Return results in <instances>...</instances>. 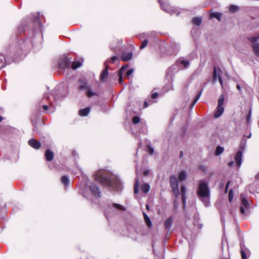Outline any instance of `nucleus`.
Here are the masks:
<instances>
[{"instance_id":"nucleus-49","label":"nucleus","mask_w":259,"mask_h":259,"mask_svg":"<svg viewBox=\"0 0 259 259\" xmlns=\"http://www.w3.org/2000/svg\"><path fill=\"white\" fill-rule=\"evenodd\" d=\"M237 89H238V90H239V91H240V90H241V87H240V85L237 84Z\"/></svg>"},{"instance_id":"nucleus-9","label":"nucleus","mask_w":259,"mask_h":259,"mask_svg":"<svg viewBox=\"0 0 259 259\" xmlns=\"http://www.w3.org/2000/svg\"><path fill=\"white\" fill-rule=\"evenodd\" d=\"M70 64V61L66 57H63L62 58L59 63V67L61 68H64L65 67H69Z\"/></svg>"},{"instance_id":"nucleus-8","label":"nucleus","mask_w":259,"mask_h":259,"mask_svg":"<svg viewBox=\"0 0 259 259\" xmlns=\"http://www.w3.org/2000/svg\"><path fill=\"white\" fill-rule=\"evenodd\" d=\"M90 189L92 194L95 196L100 197V192L98 187L95 184H92L90 186Z\"/></svg>"},{"instance_id":"nucleus-46","label":"nucleus","mask_w":259,"mask_h":259,"mask_svg":"<svg viewBox=\"0 0 259 259\" xmlns=\"http://www.w3.org/2000/svg\"><path fill=\"white\" fill-rule=\"evenodd\" d=\"M49 108V107L47 105H44L43 106V109L45 110V111H47Z\"/></svg>"},{"instance_id":"nucleus-13","label":"nucleus","mask_w":259,"mask_h":259,"mask_svg":"<svg viewBox=\"0 0 259 259\" xmlns=\"http://www.w3.org/2000/svg\"><path fill=\"white\" fill-rule=\"evenodd\" d=\"M218 79L221 85L223 87V83L222 79L221 77V76L217 73V69L215 67H214V70H213V81H216Z\"/></svg>"},{"instance_id":"nucleus-51","label":"nucleus","mask_w":259,"mask_h":259,"mask_svg":"<svg viewBox=\"0 0 259 259\" xmlns=\"http://www.w3.org/2000/svg\"><path fill=\"white\" fill-rule=\"evenodd\" d=\"M237 163L238 164V167H240V165H241V162H239V163Z\"/></svg>"},{"instance_id":"nucleus-4","label":"nucleus","mask_w":259,"mask_h":259,"mask_svg":"<svg viewBox=\"0 0 259 259\" xmlns=\"http://www.w3.org/2000/svg\"><path fill=\"white\" fill-rule=\"evenodd\" d=\"M170 185L172 189V192L177 198L180 195V190L178 187V180L176 176H171L169 179Z\"/></svg>"},{"instance_id":"nucleus-50","label":"nucleus","mask_w":259,"mask_h":259,"mask_svg":"<svg viewBox=\"0 0 259 259\" xmlns=\"http://www.w3.org/2000/svg\"><path fill=\"white\" fill-rule=\"evenodd\" d=\"M255 178L259 179V172L256 174Z\"/></svg>"},{"instance_id":"nucleus-47","label":"nucleus","mask_w":259,"mask_h":259,"mask_svg":"<svg viewBox=\"0 0 259 259\" xmlns=\"http://www.w3.org/2000/svg\"><path fill=\"white\" fill-rule=\"evenodd\" d=\"M148 106V102H145L144 103V108H147Z\"/></svg>"},{"instance_id":"nucleus-26","label":"nucleus","mask_w":259,"mask_h":259,"mask_svg":"<svg viewBox=\"0 0 259 259\" xmlns=\"http://www.w3.org/2000/svg\"><path fill=\"white\" fill-rule=\"evenodd\" d=\"M209 17L210 18H215L219 20H220L221 17V14L219 13H212L210 14Z\"/></svg>"},{"instance_id":"nucleus-31","label":"nucleus","mask_w":259,"mask_h":259,"mask_svg":"<svg viewBox=\"0 0 259 259\" xmlns=\"http://www.w3.org/2000/svg\"><path fill=\"white\" fill-rule=\"evenodd\" d=\"M81 65V63L79 61H74L72 64V68L76 69Z\"/></svg>"},{"instance_id":"nucleus-7","label":"nucleus","mask_w":259,"mask_h":259,"mask_svg":"<svg viewBox=\"0 0 259 259\" xmlns=\"http://www.w3.org/2000/svg\"><path fill=\"white\" fill-rule=\"evenodd\" d=\"M176 63L180 67L187 68L189 66V62L184 58H179Z\"/></svg>"},{"instance_id":"nucleus-11","label":"nucleus","mask_w":259,"mask_h":259,"mask_svg":"<svg viewBox=\"0 0 259 259\" xmlns=\"http://www.w3.org/2000/svg\"><path fill=\"white\" fill-rule=\"evenodd\" d=\"M181 195H182V200L183 203L184 207L185 206L186 203V194L187 192V189L186 187L184 185H182L181 187Z\"/></svg>"},{"instance_id":"nucleus-48","label":"nucleus","mask_w":259,"mask_h":259,"mask_svg":"<svg viewBox=\"0 0 259 259\" xmlns=\"http://www.w3.org/2000/svg\"><path fill=\"white\" fill-rule=\"evenodd\" d=\"M250 116H251V113H249V114L248 115L247 117V120L248 121L250 118Z\"/></svg>"},{"instance_id":"nucleus-29","label":"nucleus","mask_w":259,"mask_h":259,"mask_svg":"<svg viewBox=\"0 0 259 259\" xmlns=\"http://www.w3.org/2000/svg\"><path fill=\"white\" fill-rule=\"evenodd\" d=\"M139 182L138 179L137 178L135 180V184L134 185V193L137 194L139 192Z\"/></svg>"},{"instance_id":"nucleus-42","label":"nucleus","mask_w":259,"mask_h":259,"mask_svg":"<svg viewBox=\"0 0 259 259\" xmlns=\"http://www.w3.org/2000/svg\"><path fill=\"white\" fill-rule=\"evenodd\" d=\"M240 210V212H241L242 214H244V213H245V209H244V207L241 206Z\"/></svg>"},{"instance_id":"nucleus-20","label":"nucleus","mask_w":259,"mask_h":259,"mask_svg":"<svg viewBox=\"0 0 259 259\" xmlns=\"http://www.w3.org/2000/svg\"><path fill=\"white\" fill-rule=\"evenodd\" d=\"M90 111V108L89 107H87L84 109H81L79 111V114L81 116H87Z\"/></svg>"},{"instance_id":"nucleus-16","label":"nucleus","mask_w":259,"mask_h":259,"mask_svg":"<svg viewBox=\"0 0 259 259\" xmlns=\"http://www.w3.org/2000/svg\"><path fill=\"white\" fill-rule=\"evenodd\" d=\"M127 66H123L122 68L120 69L119 71L118 75H119V79L118 81L119 83L121 84L123 82V79H122V74H123L124 72L125 71V70L127 69Z\"/></svg>"},{"instance_id":"nucleus-35","label":"nucleus","mask_w":259,"mask_h":259,"mask_svg":"<svg viewBox=\"0 0 259 259\" xmlns=\"http://www.w3.org/2000/svg\"><path fill=\"white\" fill-rule=\"evenodd\" d=\"M140 121V118L138 116H135L133 118V123L134 124H137Z\"/></svg>"},{"instance_id":"nucleus-36","label":"nucleus","mask_w":259,"mask_h":259,"mask_svg":"<svg viewBox=\"0 0 259 259\" xmlns=\"http://www.w3.org/2000/svg\"><path fill=\"white\" fill-rule=\"evenodd\" d=\"M113 206L116 208L118 209H123L122 206H121L120 204H117V203H113Z\"/></svg>"},{"instance_id":"nucleus-53","label":"nucleus","mask_w":259,"mask_h":259,"mask_svg":"<svg viewBox=\"0 0 259 259\" xmlns=\"http://www.w3.org/2000/svg\"><path fill=\"white\" fill-rule=\"evenodd\" d=\"M251 133H250V134L247 136V138H250V137H251Z\"/></svg>"},{"instance_id":"nucleus-37","label":"nucleus","mask_w":259,"mask_h":259,"mask_svg":"<svg viewBox=\"0 0 259 259\" xmlns=\"http://www.w3.org/2000/svg\"><path fill=\"white\" fill-rule=\"evenodd\" d=\"M147 148H148L147 150H148V152H149V153L151 155H152L154 151V149L152 147H150V146H148L147 147Z\"/></svg>"},{"instance_id":"nucleus-15","label":"nucleus","mask_w":259,"mask_h":259,"mask_svg":"<svg viewBox=\"0 0 259 259\" xmlns=\"http://www.w3.org/2000/svg\"><path fill=\"white\" fill-rule=\"evenodd\" d=\"M256 41L255 42H251L253 43L252 47L255 55L257 57H259V43L256 42Z\"/></svg>"},{"instance_id":"nucleus-17","label":"nucleus","mask_w":259,"mask_h":259,"mask_svg":"<svg viewBox=\"0 0 259 259\" xmlns=\"http://www.w3.org/2000/svg\"><path fill=\"white\" fill-rule=\"evenodd\" d=\"M240 197L241 199L242 206L246 208H248L249 205L244 194H241L240 195Z\"/></svg>"},{"instance_id":"nucleus-32","label":"nucleus","mask_w":259,"mask_h":259,"mask_svg":"<svg viewBox=\"0 0 259 259\" xmlns=\"http://www.w3.org/2000/svg\"><path fill=\"white\" fill-rule=\"evenodd\" d=\"M239 10V7L235 5H231L229 7V10L231 12L234 13Z\"/></svg>"},{"instance_id":"nucleus-41","label":"nucleus","mask_w":259,"mask_h":259,"mask_svg":"<svg viewBox=\"0 0 259 259\" xmlns=\"http://www.w3.org/2000/svg\"><path fill=\"white\" fill-rule=\"evenodd\" d=\"M152 98L153 99H155L157 97H158V93H153L152 96H151Z\"/></svg>"},{"instance_id":"nucleus-44","label":"nucleus","mask_w":259,"mask_h":259,"mask_svg":"<svg viewBox=\"0 0 259 259\" xmlns=\"http://www.w3.org/2000/svg\"><path fill=\"white\" fill-rule=\"evenodd\" d=\"M149 173V171L148 170H145V171H144V175L145 176H148Z\"/></svg>"},{"instance_id":"nucleus-34","label":"nucleus","mask_w":259,"mask_h":259,"mask_svg":"<svg viewBox=\"0 0 259 259\" xmlns=\"http://www.w3.org/2000/svg\"><path fill=\"white\" fill-rule=\"evenodd\" d=\"M233 198V190L231 189L229 192V201L231 202Z\"/></svg>"},{"instance_id":"nucleus-27","label":"nucleus","mask_w":259,"mask_h":259,"mask_svg":"<svg viewBox=\"0 0 259 259\" xmlns=\"http://www.w3.org/2000/svg\"><path fill=\"white\" fill-rule=\"evenodd\" d=\"M61 182L65 186H67L69 184V179L66 176H63L62 177V178H61Z\"/></svg>"},{"instance_id":"nucleus-23","label":"nucleus","mask_w":259,"mask_h":259,"mask_svg":"<svg viewBox=\"0 0 259 259\" xmlns=\"http://www.w3.org/2000/svg\"><path fill=\"white\" fill-rule=\"evenodd\" d=\"M150 186L148 184H144L141 187L142 191L145 193H148L150 190Z\"/></svg>"},{"instance_id":"nucleus-2","label":"nucleus","mask_w":259,"mask_h":259,"mask_svg":"<svg viewBox=\"0 0 259 259\" xmlns=\"http://www.w3.org/2000/svg\"><path fill=\"white\" fill-rule=\"evenodd\" d=\"M197 194L198 198L205 206L210 205V190L208 183L204 180L199 181Z\"/></svg>"},{"instance_id":"nucleus-40","label":"nucleus","mask_w":259,"mask_h":259,"mask_svg":"<svg viewBox=\"0 0 259 259\" xmlns=\"http://www.w3.org/2000/svg\"><path fill=\"white\" fill-rule=\"evenodd\" d=\"M134 72V69H129L127 72H126V75L127 77H129V76L133 74Z\"/></svg>"},{"instance_id":"nucleus-5","label":"nucleus","mask_w":259,"mask_h":259,"mask_svg":"<svg viewBox=\"0 0 259 259\" xmlns=\"http://www.w3.org/2000/svg\"><path fill=\"white\" fill-rule=\"evenodd\" d=\"M224 102V97L223 95H221L218 100V104L214 114L215 118L219 117L224 112V108L223 104Z\"/></svg>"},{"instance_id":"nucleus-24","label":"nucleus","mask_w":259,"mask_h":259,"mask_svg":"<svg viewBox=\"0 0 259 259\" xmlns=\"http://www.w3.org/2000/svg\"><path fill=\"white\" fill-rule=\"evenodd\" d=\"M242 158V152L239 151L235 156L236 162H241Z\"/></svg>"},{"instance_id":"nucleus-10","label":"nucleus","mask_w":259,"mask_h":259,"mask_svg":"<svg viewBox=\"0 0 259 259\" xmlns=\"http://www.w3.org/2000/svg\"><path fill=\"white\" fill-rule=\"evenodd\" d=\"M28 143L29 145L35 149H38L40 147V143L34 139H30Z\"/></svg>"},{"instance_id":"nucleus-55","label":"nucleus","mask_w":259,"mask_h":259,"mask_svg":"<svg viewBox=\"0 0 259 259\" xmlns=\"http://www.w3.org/2000/svg\"><path fill=\"white\" fill-rule=\"evenodd\" d=\"M183 155V152L181 151L180 153V156H182Z\"/></svg>"},{"instance_id":"nucleus-18","label":"nucleus","mask_w":259,"mask_h":259,"mask_svg":"<svg viewBox=\"0 0 259 259\" xmlns=\"http://www.w3.org/2000/svg\"><path fill=\"white\" fill-rule=\"evenodd\" d=\"M45 156L48 161H51L54 158V153L51 150L48 149L46 151Z\"/></svg>"},{"instance_id":"nucleus-19","label":"nucleus","mask_w":259,"mask_h":259,"mask_svg":"<svg viewBox=\"0 0 259 259\" xmlns=\"http://www.w3.org/2000/svg\"><path fill=\"white\" fill-rule=\"evenodd\" d=\"M172 224L171 218L167 219L164 222V226L167 230H169L171 228Z\"/></svg>"},{"instance_id":"nucleus-6","label":"nucleus","mask_w":259,"mask_h":259,"mask_svg":"<svg viewBox=\"0 0 259 259\" xmlns=\"http://www.w3.org/2000/svg\"><path fill=\"white\" fill-rule=\"evenodd\" d=\"M159 2L161 9L167 13H169L170 15L176 14L177 15H178L180 13V12H177V11L174 8H172L168 4L163 2L162 0H159Z\"/></svg>"},{"instance_id":"nucleus-3","label":"nucleus","mask_w":259,"mask_h":259,"mask_svg":"<svg viewBox=\"0 0 259 259\" xmlns=\"http://www.w3.org/2000/svg\"><path fill=\"white\" fill-rule=\"evenodd\" d=\"M79 89L80 90H85L87 95L89 97H91L96 95V93L92 92L91 88L87 84V81L85 79L81 78L79 80Z\"/></svg>"},{"instance_id":"nucleus-21","label":"nucleus","mask_w":259,"mask_h":259,"mask_svg":"<svg viewBox=\"0 0 259 259\" xmlns=\"http://www.w3.org/2000/svg\"><path fill=\"white\" fill-rule=\"evenodd\" d=\"M179 180L180 181H184L187 178V173L185 171H182L179 175Z\"/></svg>"},{"instance_id":"nucleus-38","label":"nucleus","mask_w":259,"mask_h":259,"mask_svg":"<svg viewBox=\"0 0 259 259\" xmlns=\"http://www.w3.org/2000/svg\"><path fill=\"white\" fill-rule=\"evenodd\" d=\"M241 255L242 259H247L246 253L242 249L241 250Z\"/></svg>"},{"instance_id":"nucleus-1","label":"nucleus","mask_w":259,"mask_h":259,"mask_svg":"<svg viewBox=\"0 0 259 259\" xmlns=\"http://www.w3.org/2000/svg\"><path fill=\"white\" fill-rule=\"evenodd\" d=\"M94 176L96 181L116 191H121L122 188V184L118 178L106 170H98Z\"/></svg>"},{"instance_id":"nucleus-14","label":"nucleus","mask_w":259,"mask_h":259,"mask_svg":"<svg viewBox=\"0 0 259 259\" xmlns=\"http://www.w3.org/2000/svg\"><path fill=\"white\" fill-rule=\"evenodd\" d=\"M108 67H107L102 72L100 75V80L102 81H105L108 78Z\"/></svg>"},{"instance_id":"nucleus-39","label":"nucleus","mask_w":259,"mask_h":259,"mask_svg":"<svg viewBox=\"0 0 259 259\" xmlns=\"http://www.w3.org/2000/svg\"><path fill=\"white\" fill-rule=\"evenodd\" d=\"M147 44H148V40L147 39L144 40L143 41L142 44L140 47V49H142L144 48L147 45Z\"/></svg>"},{"instance_id":"nucleus-33","label":"nucleus","mask_w":259,"mask_h":259,"mask_svg":"<svg viewBox=\"0 0 259 259\" xmlns=\"http://www.w3.org/2000/svg\"><path fill=\"white\" fill-rule=\"evenodd\" d=\"M247 39L249 42H255L256 40H259V35L257 36L248 37Z\"/></svg>"},{"instance_id":"nucleus-54","label":"nucleus","mask_w":259,"mask_h":259,"mask_svg":"<svg viewBox=\"0 0 259 259\" xmlns=\"http://www.w3.org/2000/svg\"><path fill=\"white\" fill-rule=\"evenodd\" d=\"M233 163L229 162V166H231Z\"/></svg>"},{"instance_id":"nucleus-30","label":"nucleus","mask_w":259,"mask_h":259,"mask_svg":"<svg viewBox=\"0 0 259 259\" xmlns=\"http://www.w3.org/2000/svg\"><path fill=\"white\" fill-rule=\"evenodd\" d=\"M192 22L197 25H200L201 23V19L199 17H195L192 19Z\"/></svg>"},{"instance_id":"nucleus-12","label":"nucleus","mask_w":259,"mask_h":259,"mask_svg":"<svg viewBox=\"0 0 259 259\" xmlns=\"http://www.w3.org/2000/svg\"><path fill=\"white\" fill-rule=\"evenodd\" d=\"M133 57L132 52H123L121 55V59L123 61H128L130 60Z\"/></svg>"},{"instance_id":"nucleus-28","label":"nucleus","mask_w":259,"mask_h":259,"mask_svg":"<svg viewBox=\"0 0 259 259\" xmlns=\"http://www.w3.org/2000/svg\"><path fill=\"white\" fill-rule=\"evenodd\" d=\"M224 150V149L223 147L221 146H218L217 147L216 150L215 151V154L217 156L220 155L222 154Z\"/></svg>"},{"instance_id":"nucleus-43","label":"nucleus","mask_w":259,"mask_h":259,"mask_svg":"<svg viewBox=\"0 0 259 259\" xmlns=\"http://www.w3.org/2000/svg\"><path fill=\"white\" fill-rule=\"evenodd\" d=\"M230 183V181H228V182H227V184L226 186V188H225V192H226H226H227V191H228V189L229 185Z\"/></svg>"},{"instance_id":"nucleus-22","label":"nucleus","mask_w":259,"mask_h":259,"mask_svg":"<svg viewBox=\"0 0 259 259\" xmlns=\"http://www.w3.org/2000/svg\"><path fill=\"white\" fill-rule=\"evenodd\" d=\"M202 92H203V89L201 90L200 91V92L198 93V94L197 95L196 97H195V98L194 99L193 102L192 103L191 108H192L195 105V104L197 103V102L200 98V97L202 93Z\"/></svg>"},{"instance_id":"nucleus-25","label":"nucleus","mask_w":259,"mask_h":259,"mask_svg":"<svg viewBox=\"0 0 259 259\" xmlns=\"http://www.w3.org/2000/svg\"><path fill=\"white\" fill-rule=\"evenodd\" d=\"M144 219L145 222L146 223L147 225L149 227H150L152 226V223L150 221V219L148 217V215L145 213H143Z\"/></svg>"},{"instance_id":"nucleus-52","label":"nucleus","mask_w":259,"mask_h":259,"mask_svg":"<svg viewBox=\"0 0 259 259\" xmlns=\"http://www.w3.org/2000/svg\"><path fill=\"white\" fill-rule=\"evenodd\" d=\"M2 120H3V117L1 116H0V122H1L2 121Z\"/></svg>"},{"instance_id":"nucleus-56","label":"nucleus","mask_w":259,"mask_h":259,"mask_svg":"<svg viewBox=\"0 0 259 259\" xmlns=\"http://www.w3.org/2000/svg\"><path fill=\"white\" fill-rule=\"evenodd\" d=\"M146 208H147V209H149V206L148 205H146Z\"/></svg>"},{"instance_id":"nucleus-45","label":"nucleus","mask_w":259,"mask_h":259,"mask_svg":"<svg viewBox=\"0 0 259 259\" xmlns=\"http://www.w3.org/2000/svg\"><path fill=\"white\" fill-rule=\"evenodd\" d=\"M117 59V57L116 56H113L112 57L111 60L112 62L116 61Z\"/></svg>"}]
</instances>
